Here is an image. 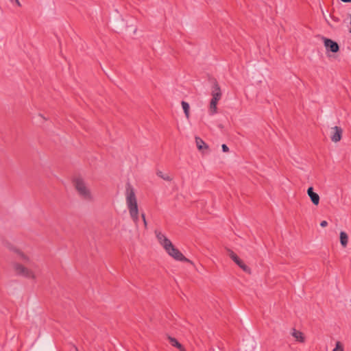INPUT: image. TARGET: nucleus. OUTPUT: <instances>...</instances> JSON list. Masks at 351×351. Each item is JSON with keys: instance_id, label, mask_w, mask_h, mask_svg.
<instances>
[{"instance_id": "nucleus-1", "label": "nucleus", "mask_w": 351, "mask_h": 351, "mask_svg": "<svg viewBox=\"0 0 351 351\" xmlns=\"http://www.w3.org/2000/svg\"><path fill=\"white\" fill-rule=\"evenodd\" d=\"M155 234L158 243L162 246L166 252L170 256L178 261L190 262V261L186 258L182 253L173 245L171 241L160 230H155Z\"/></svg>"}, {"instance_id": "nucleus-2", "label": "nucleus", "mask_w": 351, "mask_h": 351, "mask_svg": "<svg viewBox=\"0 0 351 351\" xmlns=\"http://www.w3.org/2000/svg\"><path fill=\"white\" fill-rule=\"evenodd\" d=\"M125 201L130 216L133 222L137 225L138 222V206L134 188L128 184L125 189Z\"/></svg>"}, {"instance_id": "nucleus-3", "label": "nucleus", "mask_w": 351, "mask_h": 351, "mask_svg": "<svg viewBox=\"0 0 351 351\" xmlns=\"http://www.w3.org/2000/svg\"><path fill=\"white\" fill-rule=\"evenodd\" d=\"M73 184L77 194L82 199L89 202L93 200V193L84 179L81 178H75L73 181Z\"/></svg>"}, {"instance_id": "nucleus-4", "label": "nucleus", "mask_w": 351, "mask_h": 351, "mask_svg": "<svg viewBox=\"0 0 351 351\" xmlns=\"http://www.w3.org/2000/svg\"><path fill=\"white\" fill-rule=\"evenodd\" d=\"M211 95L212 99L210 103L209 112L211 115H213L216 114L217 112V102L221 99L222 96V93L220 86L216 80L213 82L211 88Z\"/></svg>"}, {"instance_id": "nucleus-5", "label": "nucleus", "mask_w": 351, "mask_h": 351, "mask_svg": "<svg viewBox=\"0 0 351 351\" xmlns=\"http://www.w3.org/2000/svg\"><path fill=\"white\" fill-rule=\"evenodd\" d=\"M13 270L16 275L36 280L37 275L32 268H29L21 263H14L12 264Z\"/></svg>"}, {"instance_id": "nucleus-6", "label": "nucleus", "mask_w": 351, "mask_h": 351, "mask_svg": "<svg viewBox=\"0 0 351 351\" xmlns=\"http://www.w3.org/2000/svg\"><path fill=\"white\" fill-rule=\"evenodd\" d=\"M323 42L327 51L332 53L339 51V46L337 42L327 38H323Z\"/></svg>"}, {"instance_id": "nucleus-7", "label": "nucleus", "mask_w": 351, "mask_h": 351, "mask_svg": "<svg viewBox=\"0 0 351 351\" xmlns=\"http://www.w3.org/2000/svg\"><path fill=\"white\" fill-rule=\"evenodd\" d=\"M343 130L340 127L334 126L331 128L330 139L333 143H337L342 138Z\"/></svg>"}, {"instance_id": "nucleus-8", "label": "nucleus", "mask_w": 351, "mask_h": 351, "mask_svg": "<svg viewBox=\"0 0 351 351\" xmlns=\"http://www.w3.org/2000/svg\"><path fill=\"white\" fill-rule=\"evenodd\" d=\"M11 250H12L18 256L19 259L23 261L25 263H30L31 261L29 257L21 252L19 249L16 247H12Z\"/></svg>"}, {"instance_id": "nucleus-9", "label": "nucleus", "mask_w": 351, "mask_h": 351, "mask_svg": "<svg viewBox=\"0 0 351 351\" xmlns=\"http://www.w3.org/2000/svg\"><path fill=\"white\" fill-rule=\"evenodd\" d=\"M307 194L309 196L312 203L314 205H318L319 203V196L313 191V187H309L307 190Z\"/></svg>"}, {"instance_id": "nucleus-10", "label": "nucleus", "mask_w": 351, "mask_h": 351, "mask_svg": "<svg viewBox=\"0 0 351 351\" xmlns=\"http://www.w3.org/2000/svg\"><path fill=\"white\" fill-rule=\"evenodd\" d=\"M291 335L295 338V341L300 343L304 342L305 338L304 334L301 331L297 330L295 328H292Z\"/></svg>"}, {"instance_id": "nucleus-11", "label": "nucleus", "mask_w": 351, "mask_h": 351, "mask_svg": "<svg viewBox=\"0 0 351 351\" xmlns=\"http://www.w3.org/2000/svg\"><path fill=\"white\" fill-rule=\"evenodd\" d=\"M232 260L244 271L250 272V269L238 257V256H236L235 258H234Z\"/></svg>"}, {"instance_id": "nucleus-12", "label": "nucleus", "mask_w": 351, "mask_h": 351, "mask_svg": "<svg viewBox=\"0 0 351 351\" xmlns=\"http://www.w3.org/2000/svg\"><path fill=\"white\" fill-rule=\"evenodd\" d=\"M168 339L171 346L176 347L180 351H186L185 348L182 346V345L180 343L176 338L168 336Z\"/></svg>"}, {"instance_id": "nucleus-13", "label": "nucleus", "mask_w": 351, "mask_h": 351, "mask_svg": "<svg viewBox=\"0 0 351 351\" xmlns=\"http://www.w3.org/2000/svg\"><path fill=\"white\" fill-rule=\"evenodd\" d=\"M340 242L343 247H346L348 242V234L343 231L340 232Z\"/></svg>"}, {"instance_id": "nucleus-14", "label": "nucleus", "mask_w": 351, "mask_h": 351, "mask_svg": "<svg viewBox=\"0 0 351 351\" xmlns=\"http://www.w3.org/2000/svg\"><path fill=\"white\" fill-rule=\"evenodd\" d=\"M195 143L199 150L202 149L204 147L206 149L208 148V145L199 137H195Z\"/></svg>"}, {"instance_id": "nucleus-15", "label": "nucleus", "mask_w": 351, "mask_h": 351, "mask_svg": "<svg viewBox=\"0 0 351 351\" xmlns=\"http://www.w3.org/2000/svg\"><path fill=\"white\" fill-rule=\"evenodd\" d=\"M181 104H182V107L183 108V110H184V112L185 114L186 117L187 119H189V116H190V114H189V109H190L189 104L186 101H182Z\"/></svg>"}, {"instance_id": "nucleus-16", "label": "nucleus", "mask_w": 351, "mask_h": 351, "mask_svg": "<svg viewBox=\"0 0 351 351\" xmlns=\"http://www.w3.org/2000/svg\"><path fill=\"white\" fill-rule=\"evenodd\" d=\"M156 174L158 177L161 178L166 181H171L172 178L167 174H164L161 171H158Z\"/></svg>"}, {"instance_id": "nucleus-17", "label": "nucleus", "mask_w": 351, "mask_h": 351, "mask_svg": "<svg viewBox=\"0 0 351 351\" xmlns=\"http://www.w3.org/2000/svg\"><path fill=\"white\" fill-rule=\"evenodd\" d=\"M332 351H343V347L341 342L337 341L335 348L333 349Z\"/></svg>"}, {"instance_id": "nucleus-18", "label": "nucleus", "mask_w": 351, "mask_h": 351, "mask_svg": "<svg viewBox=\"0 0 351 351\" xmlns=\"http://www.w3.org/2000/svg\"><path fill=\"white\" fill-rule=\"evenodd\" d=\"M35 118L37 121L40 123H43L46 120V119L40 114H38Z\"/></svg>"}, {"instance_id": "nucleus-19", "label": "nucleus", "mask_w": 351, "mask_h": 351, "mask_svg": "<svg viewBox=\"0 0 351 351\" xmlns=\"http://www.w3.org/2000/svg\"><path fill=\"white\" fill-rule=\"evenodd\" d=\"M228 254L231 259L235 258V256H237L233 251L228 250Z\"/></svg>"}, {"instance_id": "nucleus-20", "label": "nucleus", "mask_w": 351, "mask_h": 351, "mask_svg": "<svg viewBox=\"0 0 351 351\" xmlns=\"http://www.w3.org/2000/svg\"><path fill=\"white\" fill-rule=\"evenodd\" d=\"M141 217L143 219L145 228H147V221H146L145 215L144 213H142L141 214Z\"/></svg>"}, {"instance_id": "nucleus-21", "label": "nucleus", "mask_w": 351, "mask_h": 351, "mask_svg": "<svg viewBox=\"0 0 351 351\" xmlns=\"http://www.w3.org/2000/svg\"><path fill=\"white\" fill-rule=\"evenodd\" d=\"M221 148L223 152H228L229 151V148L226 144H223Z\"/></svg>"}, {"instance_id": "nucleus-22", "label": "nucleus", "mask_w": 351, "mask_h": 351, "mask_svg": "<svg viewBox=\"0 0 351 351\" xmlns=\"http://www.w3.org/2000/svg\"><path fill=\"white\" fill-rule=\"evenodd\" d=\"M10 1L11 3H13L14 2L16 3V5L18 6V7H21V2L19 1V0H10Z\"/></svg>"}, {"instance_id": "nucleus-23", "label": "nucleus", "mask_w": 351, "mask_h": 351, "mask_svg": "<svg viewBox=\"0 0 351 351\" xmlns=\"http://www.w3.org/2000/svg\"><path fill=\"white\" fill-rule=\"evenodd\" d=\"M320 226L322 227V228H325L328 226V222L326 221H322L321 223H320Z\"/></svg>"}, {"instance_id": "nucleus-24", "label": "nucleus", "mask_w": 351, "mask_h": 351, "mask_svg": "<svg viewBox=\"0 0 351 351\" xmlns=\"http://www.w3.org/2000/svg\"><path fill=\"white\" fill-rule=\"evenodd\" d=\"M330 17H331V19H332V20L333 21H335V22H336V23L339 22V19L338 17H336V16H332V15L330 16Z\"/></svg>"}, {"instance_id": "nucleus-25", "label": "nucleus", "mask_w": 351, "mask_h": 351, "mask_svg": "<svg viewBox=\"0 0 351 351\" xmlns=\"http://www.w3.org/2000/svg\"><path fill=\"white\" fill-rule=\"evenodd\" d=\"M321 11H322V14L323 16H324V17L325 18V19H326V23H327L330 26H331V25L330 24L329 21L327 20V19H326V14H325V13H324V11L322 9H321Z\"/></svg>"}, {"instance_id": "nucleus-26", "label": "nucleus", "mask_w": 351, "mask_h": 351, "mask_svg": "<svg viewBox=\"0 0 351 351\" xmlns=\"http://www.w3.org/2000/svg\"><path fill=\"white\" fill-rule=\"evenodd\" d=\"M348 19H350V32L351 33V14H348Z\"/></svg>"}, {"instance_id": "nucleus-27", "label": "nucleus", "mask_w": 351, "mask_h": 351, "mask_svg": "<svg viewBox=\"0 0 351 351\" xmlns=\"http://www.w3.org/2000/svg\"><path fill=\"white\" fill-rule=\"evenodd\" d=\"M343 2H345V3H350L351 2V0H341Z\"/></svg>"}, {"instance_id": "nucleus-28", "label": "nucleus", "mask_w": 351, "mask_h": 351, "mask_svg": "<svg viewBox=\"0 0 351 351\" xmlns=\"http://www.w3.org/2000/svg\"><path fill=\"white\" fill-rule=\"evenodd\" d=\"M75 350H76V351H78V349H77L76 347H75Z\"/></svg>"}]
</instances>
